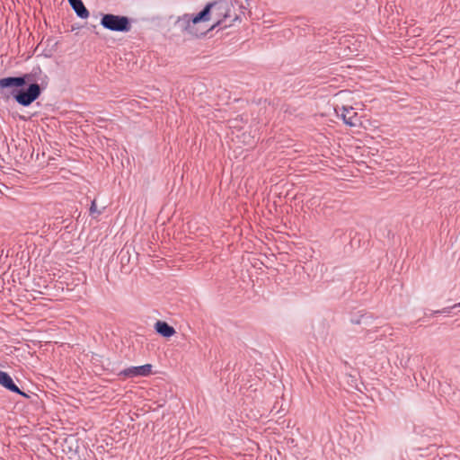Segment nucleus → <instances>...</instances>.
<instances>
[{"mask_svg": "<svg viewBox=\"0 0 460 460\" xmlns=\"http://www.w3.org/2000/svg\"><path fill=\"white\" fill-rule=\"evenodd\" d=\"M229 4L226 1H219L208 4L202 11L198 14L185 13L175 22V27L183 34L193 37H199L205 35L207 28L202 26V23L214 19L216 22L212 25L211 29L217 26L227 27L225 23L228 17Z\"/></svg>", "mask_w": 460, "mask_h": 460, "instance_id": "f257e3e1", "label": "nucleus"}, {"mask_svg": "<svg viewBox=\"0 0 460 460\" xmlns=\"http://www.w3.org/2000/svg\"><path fill=\"white\" fill-rule=\"evenodd\" d=\"M153 366L151 364H145L138 367H129L121 370L119 376L124 377H136V376H148L152 373Z\"/></svg>", "mask_w": 460, "mask_h": 460, "instance_id": "423d86ee", "label": "nucleus"}, {"mask_svg": "<svg viewBox=\"0 0 460 460\" xmlns=\"http://www.w3.org/2000/svg\"><path fill=\"white\" fill-rule=\"evenodd\" d=\"M230 12H231V8L229 7L228 17L226 18V20L225 22V23H226L227 26H230L231 22L233 21V19H231L232 15L230 14ZM236 19H237V16H234V20H236Z\"/></svg>", "mask_w": 460, "mask_h": 460, "instance_id": "f8f14e48", "label": "nucleus"}, {"mask_svg": "<svg viewBox=\"0 0 460 460\" xmlns=\"http://www.w3.org/2000/svg\"><path fill=\"white\" fill-rule=\"evenodd\" d=\"M230 12H231V8L229 7L228 17L226 18V20L225 22V23H226L227 26H230L231 22L233 21V19H231L232 15L230 14ZM236 19H237V16H234V20H236Z\"/></svg>", "mask_w": 460, "mask_h": 460, "instance_id": "ddd939ff", "label": "nucleus"}, {"mask_svg": "<svg viewBox=\"0 0 460 460\" xmlns=\"http://www.w3.org/2000/svg\"><path fill=\"white\" fill-rule=\"evenodd\" d=\"M76 15L81 19L89 17V11L84 6L82 0H67Z\"/></svg>", "mask_w": 460, "mask_h": 460, "instance_id": "6e6552de", "label": "nucleus"}, {"mask_svg": "<svg viewBox=\"0 0 460 460\" xmlns=\"http://www.w3.org/2000/svg\"><path fill=\"white\" fill-rule=\"evenodd\" d=\"M41 90L38 84H31L27 89H13L11 94L22 106L31 105L40 95Z\"/></svg>", "mask_w": 460, "mask_h": 460, "instance_id": "7ed1b4c3", "label": "nucleus"}, {"mask_svg": "<svg viewBox=\"0 0 460 460\" xmlns=\"http://www.w3.org/2000/svg\"><path fill=\"white\" fill-rule=\"evenodd\" d=\"M335 112L349 127H358L361 124L360 117L352 106H337Z\"/></svg>", "mask_w": 460, "mask_h": 460, "instance_id": "20e7f679", "label": "nucleus"}, {"mask_svg": "<svg viewBox=\"0 0 460 460\" xmlns=\"http://www.w3.org/2000/svg\"><path fill=\"white\" fill-rule=\"evenodd\" d=\"M32 80L31 75L26 74L22 76H10L0 79V89H17Z\"/></svg>", "mask_w": 460, "mask_h": 460, "instance_id": "39448f33", "label": "nucleus"}, {"mask_svg": "<svg viewBox=\"0 0 460 460\" xmlns=\"http://www.w3.org/2000/svg\"><path fill=\"white\" fill-rule=\"evenodd\" d=\"M0 385L2 386H4L5 389H7L13 393L18 394L24 397H28V395L25 393L22 392L20 390V388L14 384L11 376L8 373L1 371V370H0Z\"/></svg>", "mask_w": 460, "mask_h": 460, "instance_id": "0eeeda50", "label": "nucleus"}, {"mask_svg": "<svg viewBox=\"0 0 460 460\" xmlns=\"http://www.w3.org/2000/svg\"><path fill=\"white\" fill-rule=\"evenodd\" d=\"M155 329L157 333L165 338H169L175 333L174 328L163 321H157L155 324Z\"/></svg>", "mask_w": 460, "mask_h": 460, "instance_id": "1a4fd4ad", "label": "nucleus"}, {"mask_svg": "<svg viewBox=\"0 0 460 460\" xmlns=\"http://www.w3.org/2000/svg\"><path fill=\"white\" fill-rule=\"evenodd\" d=\"M90 214L92 216H94L95 214L96 215H100L101 214V211H99L97 209V206H96L95 200L92 201V204H91V207H90Z\"/></svg>", "mask_w": 460, "mask_h": 460, "instance_id": "9b49d317", "label": "nucleus"}, {"mask_svg": "<svg viewBox=\"0 0 460 460\" xmlns=\"http://www.w3.org/2000/svg\"><path fill=\"white\" fill-rule=\"evenodd\" d=\"M100 23L104 29L111 31L128 32L131 30L130 19L124 15L105 13L102 14Z\"/></svg>", "mask_w": 460, "mask_h": 460, "instance_id": "f03ea898", "label": "nucleus"}, {"mask_svg": "<svg viewBox=\"0 0 460 460\" xmlns=\"http://www.w3.org/2000/svg\"><path fill=\"white\" fill-rule=\"evenodd\" d=\"M460 307V303L456 304L451 307H445L441 310H436L432 313L433 315L449 314L452 308Z\"/></svg>", "mask_w": 460, "mask_h": 460, "instance_id": "9d476101", "label": "nucleus"}]
</instances>
